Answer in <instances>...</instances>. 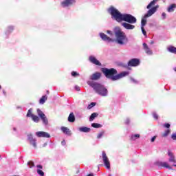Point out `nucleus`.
Returning a JSON list of instances; mask_svg holds the SVG:
<instances>
[{"label":"nucleus","mask_w":176,"mask_h":176,"mask_svg":"<svg viewBox=\"0 0 176 176\" xmlns=\"http://www.w3.org/2000/svg\"><path fill=\"white\" fill-rule=\"evenodd\" d=\"M10 31H13V27L12 26H10L8 28V32H7L6 34H8V32H10Z\"/></svg>","instance_id":"obj_43"},{"label":"nucleus","mask_w":176,"mask_h":176,"mask_svg":"<svg viewBox=\"0 0 176 176\" xmlns=\"http://www.w3.org/2000/svg\"><path fill=\"white\" fill-rule=\"evenodd\" d=\"M47 94H49V91H47Z\"/></svg>","instance_id":"obj_53"},{"label":"nucleus","mask_w":176,"mask_h":176,"mask_svg":"<svg viewBox=\"0 0 176 176\" xmlns=\"http://www.w3.org/2000/svg\"><path fill=\"white\" fill-rule=\"evenodd\" d=\"M32 119L33 120V122H35V123H38L39 122V117H38L37 116L33 115L32 117Z\"/></svg>","instance_id":"obj_28"},{"label":"nucleus","mask_w":176,"mask_h":176,"mask_svg":"<svg viewBox=\"0 0 176 176\" xmlns=\"http://www.w3.org/2000/svg\"><path fill=\"white\" fill-rule=\"evenodd\" d=\"M47 100V96L45 95L42 96L39 100V104H43L44 102H46Z\"/></svg>","instance_id":"obj_27"},{"label":"nucleus","mask_w":176,"mask_h":176,"mask_svg":"<svg viewBox=\"0 0 176 176\" xmlns=\"http://www.w3.org/2000/svg\"><path fill=\"white\" fill-rule=\"evenodd\" d=\"M141 30L143 35L146 36V32L145 31V28H144V26H141Z\"/></svg>","instance_id":"obj_36"},{"label":"nucleus","mask_w":176,"mask_h":176,"mask_svg":"<svg viewBox=\"0 0 176 176\" xmlns=\"http://www.w3.org/2000/svg\"><path fill=\"white\" fill-rule=\"evenodd\" d=\"M102 135H104V132H100L98 135V138H101V137H102Z\"/></svg>","instance_id":"obj_42"},{"label":"nucleus","mask_w":176,"mask_h":176,"mask_svg":"<svg viewBox=\"0 0 176 176\" xmlns=\"http://www.w3.org/2000/svg\"><path fill=\"white\" fill-rule=\"evenodd\" d=\"M72 76H79V74H78L76 72H72Z\"/></svg>","instance_id":"obj_37"},{"label":"nucleus","mask_w":176,"mask_h":176,"mask_svg":"<svg viewBox=\"0 0 176 176\" xmlns=\"http://www.w3.org/2000/svg\"><path fill=\"white\" fill-rule=\"evenodd\" d=\"M121 25H122L125 30H134V28H135V25H133V23H129L126 22L122 23Z\"/></svg>","instance_id":"obj_15"},{"label":"nucleus","mask_w":176,"mask_h":176,"mask_svg":"<svg viewBox=\"0 0 176 176\" xmlns=\"http://www.w3.org/2000/svg\"><path fill=\"white\" fill-rule=\"evenodd\" d=\"M166 16H167V14H166V12H163L162 14V20H164L166 19Z\"/></svg>","instance_id":"obj_39"},{"label":"nucleus","mask_w":176,"mask_h":176,"mask_svg":"<svg viewBox=\"0 0 176 176\" xmlns=\"http://www.w3.org/2000/svg\"><path fill=\"white\" fill-rule=\"evenodd\" d=\"M140 134H135L131 136V139L133 140V141H135V140H137V138H140Z\"/></svg>","instance_id":"obj_30"},{"label":"nucleus","mask_w":176,"mask_h":176,"mask_svg":"<svg viewBox=\"0 0 176 176\" xmlns=\"http://www.w3.org/2000/svg\"><path fill=\"white\" fill-rule=\"evenodd\" d=\"M155 140H156V136H153V137L151 138V142H154Z\"/></svg>","instance_id":"obj_47"},{"label":"nucleus","mask_w":176,"mask_h":176,"mask_svg":"<svg viewBox=\"0 0 176 176\" xmlns=\"http://www.w3.org/2000/svg\"><path fill=\"white\" fill-rule=\"evenodd\" d=\"M28 166L30 167V168H32V167H34V162L30 161L29 162H28Z\"/></svg>","instance_id":"obj_34"},{"label":"nucleus","mask_w":176,"mask_h":176,"mask_svg":"<svg viewBox=\"0 0 176 176\" xmlns=\"http://www.w3.org/2000/svg\"><path fill=\"white\" fill-rule=\"evenodd\" d=\"M37 114L41 118V120L43 121V124H45V126H47V124H49V120H47V118L46 117L45 113H43V112L41 111V109H37Z\"/></svg>","instance_id":"obj_8"},{"label":"nucleus","mask_w":176,"mask_h":176,"mask_svg":"<svg viewBox=\"0 0 176 176\" xmlns=\"http://www.w3.org/2000/svg\"><path fill=\"white\" fill-rule=\"evenodd\" d=\"M61 131L64 133V134H67V135H69V129L65 127V126H62L60 128Z\"/></svg>","instance_id":"obj_25"},{"label":"nucleus","mask_w":176,"mask_h":176,"mask_svg":"<svg viewBox=\"0 0 176 176\" xmlns=\"http://www.w3.org/2000/svg\"><path fill=\"white\" fill-rule=\"evenodd\" d=\"M0 89H1V85H0Z\"/></svg>","instance_id":"obj_57"},{"label":"nucleus","mask_w":176,"mask_h":176,"mask_svg":"<svg viewBox=\"0 0 176 176\" xmlns=\"http://www.w3.org/2000/svg\"><path fill=\"white\" fill-rule=\"evenodd\" d=\"M122 21H126L129 24H135L137 23V18L130 14H123Z\"/></svg>","instance_id":"obj_6"},{"label":"nucleus","mask_w":176,"mask_h":176,"mask_svg":"<svg viewBox=\"0 0 176 176\" xmlns=\"http://www.w3.org/2000/svg\"><path fill=\"white\" fill-rule=\"evenodd\" d=\"M75 2V0H65L61 3V6H63V8H67V6H71V5H74Z\"/></svg>","instance_id":"obj_14"},{"label":"nucleus","mask_w":176,"mask_h":176,"mask_svg":"<svg viewBox=\"0 0 176 176\" xmlns=\"http://www.w3.org/2000/svg\"><path fill=\"white\" fill-rule=\"evenodd\" d=\"M175 9H176V5L171 4L170 6H169L167 10H168V13H171V12H174V10H175Z\"/></svg>","instance_id":"obj_23"},{"label":"nucleus","mask_w":176,"mask_h":176,"mask_svg":"<svg viewBox=\"0 0 176 176\" xmlns=\"http://www.w3.org/2000/svg\"><path fill=\"white\" fill-rule=\"evenodd\" d=\"M109 12L111 14L112 17L118 21V23H122V21H123V14L120 13L113 7L109 9Z\"/></svg>","instance_id":"obj_4"},{"label":"nucleus","mask_w":176,"mask_h":176,"mask_svg":"<svg viewBox=\"0 0 176 176\" xmlns=\"http://www.w3.org/2000/svg\"><path fill=\"white\" fill-rule=\"evenodd\" d=\"M37 173L38 174V175L45 176V173H43V171L41 169L37 170Z\"/></svg>","instance_id":"obj_33"},{"label":"nucleus","mask_w":176,"mask_h":176,"mask_svg":"<svg viewBox=\"0 0 176 176\" xmlns=\"http://www.w3.org/2000/svg\"><path fill=\"white\" fill-rule=\"evenodd\" d=\"M157 165H158L159 167H165V168H168V170H173L171 166H170L167 162H157Z\"/></svg>","instance_id":"obj_17"},{"label":"nucleus","mask_w":176,"mask_h":176,"mask_svg":"<svg viewBox=\"0 0 176 176\" xmlns=\"http://www.w3.org/2000/svg\"><path fill=\"white\" fill-rule=\"evenodd\" d=\"M87 85L92 87L94 91L99 94V96H102V97H107L108 96V89L104 85L94 81H88Z\"/></svg>","instance_id":"obj_3"},{"label":"nucleus","mask_w":176,"mask_h":176,"mask_svg":"<svg viewBox=\"0 0 176 176\" xmlns=\"http://www.w3.org/2000/svg\"><path fill=\"white\" fill-rule=\"evenodd\" d=\"M101 78V73L96 72L90 76L91 80H98Z\"/></svg>","instance_id":"obj_18"},{"label":"nucleus","mask_w":176,"mask_h":176,"mask_svg":"<svg viewBox=\"0 0 176 176\" xmlns=\"http://www.w3.org/2000/svg\"><path fill=\"white\" fill-rule=\"evenodd\" d=\"M170 129L165 131V132L162 135V137H167V135L170 134Z\"/></svg>","instance_id":"obj_32"},{"label":"nucleus","mask_w":176,"mask_h":176,"mask_svg":"<svg viewBox=\"0 0 176 176\" xmlns=\"http://www.w3.org/2000/svg\"><path fill=\"white\" fill-rule=\"evenodd\" d=\"M3 94H4V96H6V91H5V90H3Z\"/></svg>","instance_id":"obj_51"},{"label":"nucleus","mask_w":176,"mask_h":176,"mask_svg":"<svg viewBox=\"0 0 176 176\" xmlns=\"http://www.w3.org/2000/svg\"><path fill=\"white\" fill-rule=\"evenodd\" d=\"M76 90H77V91H79V90H80V87L76 86L75 87Z\"/></svg>","instance_id":"obj_48"},{"label":"nucleus","mask_w":176,"mask_h":176,"mask_svg":"<svg viewBox=\"0 0 176 176\" xmlns=\"http://www.w3.org/2000/svg\"><path fill=\"white\" fill-rule=\"evenodd\" d=\"M168 156H169V162H172V163H176V160H175V157L174 156V154H173V153H171V151H168Z\"/></svg>","instance_id":"obj_20"},{"label":"nucleus","mask_w":176,"mask_h":176,"mask_svg":"<svg viewBox=\"0 0 176 176\" xmlns=\"http://www.w3.org/2000/svg\"><path fill=\"white\" fill-rule=\"evenodd\" d=\"M127 75H129V72H122L118 75H113L110 79H111V80H118L122 79V78H124V76H127Z\"/></svg>","instance_id":"obj_9"},{"label":"nucleus","mask_w":176,"mask_h":176,"mask_svg":"<svg viewBox=\"0 0 176 176\" xmlns=\"http://www.w3.org/2000/svg\"><path fill=\"white\" fill-rule=\"evenodd\" d=\"M68 122H70V123H74L75 122V115H74V113H71L68 117Z\"/></svg>","instance_id":"obj_22"},{"label":"nucleus","mask_w":176,"mask_h":176,"mask_svg":"<svg viewBox=\"0 0 176 176\" xmlns=\"http://www.w3.org/2000/svg\"><path fill=\"white\" fill-rule=\"evenodd\" d=\"M79 131L82 133H89L90 131V128L82 126L79 128Z\"/></svg>","instance_id":"obj_24"},{"label":"nucleus","mask_w":176,"mask_h":176,"mask_svg":"<svg viewBox=\"0 0 176 176\" xmlns=\"http://www.w3.org/2000/svg\"><path fill=\"white\" fill-rule=\"evenodd\" d=\"M91 126L94 128V129H100V127H102V124H98V123H92Z\"/></svg>","instance_id":"obj_29"},{"label":"nucleus","mask_w":176,"mask_h":176,"mask_svg":"<svg viewBox=\"0 0 176 176\" xmlns=\"http://www.w3.org/2000/svg\"><path fill=\"white\" fill-rule=\"evenodd\" d=\"M128 65L129 67H138L140 65V60L137 58L131 59L128 63Z\"/></svg>","instance_id":"obj_12"},{"label":"nucleus","mask_w":176,"mask_h":176,"mask_svg":"<svg viewBox=\"0 0 176 176\" xmlns=\"http://www.w3.org/2000/svg\"><path fill=\"white\" fill-rule=\"evenodd\" d=\"M32 116H34V114H32V109H30L28 111L27 117L28 118H32Z\"/></svg>","instance_id":"obj_31"},{"label":"nucleus","mask_w":176,"mask_h":176,"mask_svg":"<svg viewBox=\"0 0 176 176\" xmlns=\"http://www.w3.org/2000/svg\"><path fill=\"white\" fill-rule=\"evenodd\" d=\"M36 137H38V138H50V134L47 132L43 131H38L36 132Z\"/></svg>","instance_id":"obj_10"},{"label":"nucleus","mask_w":176,"mask_h":176,"mask_svg":"<svg viewBox=\"0 0 176 176\" xmlns=\"http://www.w3.org/2000/svg\"><path fill=\"white\" fill-rule=\"evenodd\" d=\"M102 157L105 167L108 170H109L111 168V163L109 162V159H108V157L107 156V153H105V151H102Z\"/></svg>","instance_id":"obj_7"},{"label":"nucleus","mask_w":176,"mask_h":176,"mask_svg":"<svg viewBox=\"0 0 176 176\" xmlns=\"http://www.w3.org/2000/svg\"><path fill=\"white\" fill-rule=\"evenodd\" d=\"M100 36L101 39H102V41H104V42L109 43V42H114V41H115L113 38H111L110 37L107 36V34H105L104 33H100Z\"/></svg>","instance_id":"obj_13"},{"label":"nucleus","mask_w":176,"mask_h":176,"mask_svg":"<svg viewBox=\"0 0 176 176\" xmlns=\"http://www.w3.org/2000/svg\"><path fill=\"white\" fill-rule=\"evenodd\" d=\"M167 50L168 52H169V53H173V54H176V47H174L173 45H169L167 47Z\"/></svg>","instance_id":"obj_21"},{"label":"nucleus","mask_w":176,"mask_h":176,"mask_svg":"<svg viewBox=\"0 0 176 176\" xmlns=\"http://www.w3.org/2000/svg\"><path fill=\"white\" fill-rule=\"evenodd\" d=\"M153 43V41L151 42V44Z\"/></svg>","instance_id":"obj_56"},{"label":"nucleus","mask_w":176,"mask_h":176,"mask_svg":"<svg viewBox=\"0 0 176 176\" xmlns=\"http://www.w3.org/2000/svg\"><path fill=\"white\" fill-rule=\"evenodd\" d=\"M101 71L102 72H103L106 78H108L109 79H111L113 75H116V74H118V71H116V69L113 68L108 69V68L104 67L101 69Z\"/></svg>","instance_id":"obj_5"},{"label":"nucleus","mask_w":176,"mask_h":176,"mask_svg":"<svg viewBox=\"0 0 176 176\" xmlns=\"http://www.w3.org/2000/svg\"><path fill=\"white\" fill-rule=\"evenodd\" d=\"M95 106H96V103L91 102L90 104L88 105L87 109H91V108H93V107H95Z\"/></svg>","instance_id":"obj_35"},{"label":"nucleus","mask_w":176,"mask_h":176,"mask_svg":"<svg viewBox=\"0 0 176 176\" xmlns=\"http://www.w3.org/2000/svg\"><path fill=\"white\" fill-rule=\"evenodd\" d=\"M164 127H166V129H170V124L167 123L164 125Z\"/></svg>","instance_id":"obj_44"},{"label":"nucleus","mask_w":176,"mask_h":176,"mask_svg":"<svg viewBox=\"0 0 176 176\" xmlns=\"http://www.w3.org/2000/svg\"><path fill=\"white\" fill-rule=\"evenodd\" d=\"M107 34L110 36H113V32L111 30H107Z\"/></svg>","instance_id":"obj_38"},{"label":"nucleus","mask_w":176,"mask_h":176,"mask_svg":"<svg viewBox=\"0 0 176 176\" xmlns=\"http://www.w3.org/2000/svg\"><path fill=\"white\" fill-rule=\"evenodd\" d=\"M130 123V119L127 118L125 121V124H129Z\"/></svg>","instance_id":"obj_46"},{"label":"nucleus","mask_w":176,"mask_h":176,"mask_svg":"<svg viewBox=\"0 0 176 176\" xmlns=\"http://www.w3.org/2000/svg\"><path fill=\"white\" fill-rule=\"evenodd\" d=\"M28 140L30 145H32L34 148H36V139L34 138L32 134L28 135Z\"/></svg>","instance_id":"obj_11"},{"label":"nucleus","mask_w":176,"mask_h":176,"mask_svg":"<svg viewBox=\"0 0 176 176\" xmlns=\"http://www.w3.org/2000/svg\"><path fill=\"white\" fill-rule=\"evenodd\" d=\"M171 138H172V140H173L174 141H176V133L172 134Z\"/></svg>","instance_id":"obj_40"},{"label":"nucleus","mask_w":176,"mask_h":176,"mask_svg":"<svg viewBox=\"0 0 176 176\" xmlns=\"http://www.w3.org/2000/svg\"><path fill=\"white\" fill-rule=\"evenodd\" d=\"M159 1V0H153L152 1L148 6L147 9H149L146 14H144L141 21V27H145L146 25V19L148 17H151V16H153L155 12H157V9H159V5H156V3Z\"/></svg>","instance_id":"obj_1"},{"label":"nucleus","mask_w":176,"mask_h":176,"mask_svg":"<svg viewBox=\"0 0 176 176\" xmlns=\"http://www.w3.org/2000/svg\"><path fill=\"white\" fill-rule=\"evenodd\" d=\"M97 116H98V113H92L90 117H89V122H93V120L94 119H96V118H97Z\"/></svg>","instance_id":"obj_26"},{"label":"nucleus","mask_w":176,"mask_h":176,"mask_svg":"<svg viewBox=\"0 0 176 176\" xmlns=\"http://www.w3.org/2000/svg\"><path fill=\"white\" fill-rule=\"evenodd\" d=\"M61 144H62V145H65V140H63Z\"/></svg>","instance_id":"obj_50"},{"label":"nucleus","mask_w":176,"mask_h":176,"mask_svg":"<svg viewBox=\"0 0 176 176\" xmlns=\"http://www.w3.org/2000/svg\"><path fill=\"white\" fill-rule=\"evenodd\" d=\"M36 167H37V168H39L40 170H42L43 168V166H42V165H37Z\"/></svg>","instance_id":"obj_45"},{"label":"nucleus","mask_w":176,"mask_h":176,"mask_svg":"<svg viewBox=\"0 0 176 176\" xmlns=\"http://www.w3.org/2000/svg\"><path fill=\"white\" fill-rule=\"evenodd\" d=\"M173 166H174V167H176V164H173Z\"/></svg>","instance_id":"obj_54"},{"label":"nucleus","mask_w":176,"mask_h":176,"mask_svg":"<svg viewBox=\"0 0 176 176\" xmlns=\"http://www.w3.org/2000/svg\"><path fill=\"white\" fill-rule=\"evenodd\" d=\"M153 116L154 119H156V120H157L159 118L156 113H153Z\"/></svg>","instance_id":"obj_41"},{"label":"nucleus","mask_w":176,"mask_h":176,"mask_svg":"<svg viewBox=\"0 0 176 176\" xmlns=\"http://www.w3.org/2000/svg\"><path fill=\"white\" fill-rule=\"evenodd\" d=\"M143 49L145 51V52L146 53V54H148V56H152V54H153L152 50H151V48H149V47L148 46V45L146 43H143Z\"/></svg>","instance_id":"obj_16"},{"label":"nucleus","mask_w":176,"mask_h":176,"mask_svg":"<svg viewBox=\"0 0 176 176\" xmlns=\"http://www.w3.org/2000/svg\"><path fill=\"white\" fill-rule=\"evenodd\" d=\"M89 61L92 63V64H95V65H101V63L93 56H89Z\"/></svg>","instance_id":"obj_19"},{"label":"nucleus","mask_w":176,"mask_h":176,"mask_svg":"<svg viewBox=\"0 0 176 176\" xmlns=\"http://www.w3.org/2000/svg\"><path fill=\"white\" fill-rule=\"evenodd\" d=\"M131 80H132L133 83H137V80H134V78H131Z\"/></svg>","instance_id":"obj_49"},{"label":"nucleus","mask_w":176,"mask_h":176,"mask_svg":"<svg viewBox=\"0 0 176 176\" xmlns=\"http://www.w3.org/2000/svg\"><path fill=\"white\" fill-rule=\"evenodd\" d=\"M13 129H14V131H16V128H14Z\"/></svg>","instance_id":"obj_52"},{"label":"nucleus","mask_w":176,"mask_h":176,"mask_svg":"<svg viewBox=\"0 0 176 176\" xmlns=\"http://www.w3.org/2000/svg\"><path fill=\"white\" fill-rule=\"evenodd\" d=\"M174 70L175 71V72H176V67L174 69Z\"/></svg>","instance_id":"obj_55"},{"label":"nucleus","mask_w":176,"mask_h":176,"mask_svg":"<svg viewBox=\"0 0 176 176\" xmlns=\"http://www.w3.org/2000/svg\"><path fill=\"white\" fill-rule=\"evenodd\" d=\"M113 33L116 37L115 42L118 43V45H120V46H124L127 45L129 42V38L126 35L124 32L122 31V29L119 27H116L113 29Z\"/></svg>","instance_id":"obj_2"}]
</instances>
